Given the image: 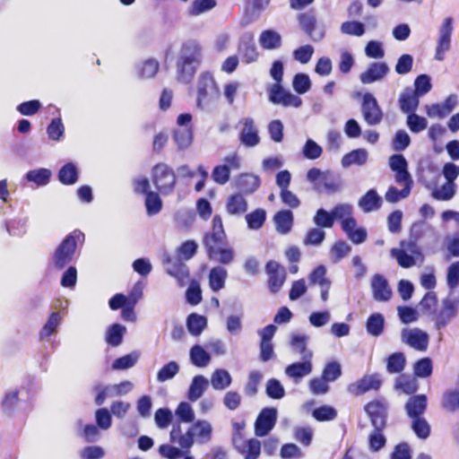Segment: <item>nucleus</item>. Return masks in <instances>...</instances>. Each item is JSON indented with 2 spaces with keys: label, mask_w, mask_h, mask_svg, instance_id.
Returning <instances> with one entry per match:
<instances>
[{
  "label": "nucleus",
  "mask_w": 459,
  "mask_h": 459,
  "mask_svg": "<svg viewBox=\"0 0 459 459\" xmlns=\"http://www.w3.org/2000/svg\"><path fill=\"white\" fill-rule=\"evenodd\" d=\"M292 87L298 94H305L311 88V81L306 74H297L292 81Z\"/></svg>",
  "instance_id": "69168bd1"
},
{
  "label": "nucleus",
  "mask_w": 459,
  "mask_h": 459,
  "mask_svg": "<svg viewBox=\"0 0 459 459\" xmlns=\"http://www.w3.org/2000/svg\"><path fill=\"white\" fill-rule=\"evenodd\" d=\"M245 218L250 230H259L266 220V212L264 209L258 208L247 214Z\"/></svg>",
  "instance_id": "5fc2aeb1"
},
{
  "label": "nucleus",
  "mask_w": 459,
  "mask_h": 459,
  "mask_svg": "<svg viewBox=\"0 0 459 459\" xmlns=\"http://www.w3.org/2000/svg\"><path fill=\"white\" fill-rule=\"evenodd\" d=\"M220 89L213 75L202 73L197 82L196 106L201 110H210L218 103Z\"/></svg>",
  "instance_id": "f03ea898"
},
{
  "label": "nucleus",
  "mask_w": 459,
  "mask_h": 459,
  "mask_svg": "<svg viewBox=\"0 0 459 459\" xmlns=\"http://www.w3.org/2000/svg\"><path fill=\"white\" fill-rule=\"evenodd\" d=\"M443 407L450 411L459 412V391H450L443 396Z\"/></svg>",
  "instance_id": "774afa93"
},
{
  "label": "nucleus",
  "mask_w": 459,
  "mask_h": 459,
  "mask_svg": "<svg viewBox=\"0 0 459 459\" xmlns=\"http://www.w3.org/2000/svg\"><path fill=\"white\" fill-rule=\"evenodd\" d=\"M140 353L138 351H132L129 354L122 356L115 359L112 363V369L125 370L133 368L138 361Z\"/></svg>",
  "instance_id": "a18cd8bd"
},
{
  "label": "nucleus",
  "mask_w": 459,
  "mask_h": 459,
  "mask_svg": "<svg viewBox=\"0 0 459 459\" xmlns=\"http://www.w3.org/2000/svg\"><path fill=\"white\" fill-rule=\"evenodd\" d=\"M381 384L382 381L379 375L365 376L356 383L350 385L348 391L354 395H359L369 390H377Z\"/></svg>",
  "instance_id": "6ab92c4d"
},
{
  "label": "nucleus",
  "mask_w": 459,
  "mask_h": 459,
  "mask_svg": "<svg viewBox=\"0 0 459 459\" xmlns=\"http://www.w3.org/2000/svg\"><path fill=\"white\" fill-rule=\"evenodd\" d=\"M389 166L395 172V181L398 184L403 182H412L411 177L407 170L408 163L402 154H394L389 159Z\"/></svg>",
  "instance_id": "4be33fe9"
},
{
  "label": "nucleus",
  "mask_w": 459,
  "mask_h": 459,
  "mask_svg": "<svg viewBox=\"0 0 459 459\" xmlns=\"http://www.w3.org/2000/svg\"><path fill=\"white\" fill-rule=\"evenodd\" d=\"M440 178L438 173H434L433 178H428L423 176L422 180L425 186L431 190V196L437 201H449L456 193V184L446 182L441 186H437V180Z\"/></svg>",
  "instance_id": "1a4fd4ad"
},
{
  "label": "nucleus",
  "mask_w": 459,
  "mask_h": 459,
  "mask_svg": "<svg viewBox=\"0 0 459 459\" xmlns=\"http://www.w3.org/2000/svg\"><path fill=\"white\" fill-rule=\"evenodd\" d=\"M314 223L318 228H332L334 223L333 216L332 212H329L326 210L320 208L316 211L314 218H313Z\"/></svg>",
  "instance_id": "680f3d73"
},
{
  "label": "nucleus",
  "mask_w": 459,
  "mask_h": 459,
  "mask_svg": "<svg viewBox=\"0 0 459 459\" xmlns=\"http://www.w3.org/2000/svg\"><path fill=\"white\" fill-rule=\"evenodd\" d=\"M390 253L403 268H411L424 260L420 247L414 242H402L399 248H392Z\"/></svg>",
  "instance_id": "39448f33"
},
{
  "label": "nucleus",
  "mask_w": 459,
  "mask_h": 459,
  "mask_svg": "<svg viewBox=\"0 0 459 459\" xmlns=\"http://www.w3.org/2000/svg\"><path fill=\"white\" fill-rule=\"evenodd\" d=\"M457 102V96L450 95L441 104L427 105L426 113L429 117H445L456 107Z\"/></svg>",
  "instance_id": "b1692460"
},
{
  "label": "nucleus",
  "mask_w": 459,
  "mask_h": 459,
  "mask_svg": "<svg viewBox=\"0 0 459 459\" xmlns=\"http://www.w3.org/2000/svg\"><path fill=\"white\" fill-rule=\"evenodd\" d=\"M278 418V411L275 408H264L257 416L255 422V434L257 437H265L274 428Z\"/></svg>",
  "instance_id": "ddd939ff"
},
{
  "label": "nucleus",
  "mask_w": 459,
  "mask_h": 459,
  "mask_svg": "<svg viewBox=\"0 0 459 459\" xmlns=\"http://www.w3.org/2000/svg\"><path fill=\"white\" fill-rule=\"evenodd\" d=\"M175 414L184 423H192L195 418V411L187 402H181L178 405Z\"/></svg>",
  "instance_id": "6e6d98bb"
},
{
  "label": "nucleus",
  "mask_w": 459,
  "mask_h": 459,
  "mask_svg": "<svg viewBox=\"0 0 459 459\" xmlns=\"http://www.w3.org/2000/svg\"><path fill=\"white\" fill-rule=\"evenodd\" d=\"M259 43L265 49H275L280 48L281 37L275 30H266L260 34Z\"/></svg>",
  "instance_id": "4c0bfd02"
},
{
  "label": "nucleus",
  "mask_w": 459,
  "mask_h": 459,
  "mask_svg": "<svg viewBox=\"0 0 459 459\" xmlns=\"http://www.w3.org/2000/svg\"><path fill=\"white\" fill-rule=\"evenodd\" d=\"M459 300L456 299H446L442 302V308L437 316L436 326L441 329L456 316L458 312Z\"/></svg>",
  "instance_id": "a211bd4d"
},
{
  "label": "nucleus",
  "mask_w": 459,
  "mask_h": 459,
  "mask_svg": "<svg viewBox=\"0 0 459 459\" xmlns=\"http://www.w3.org/2000/svg\"><path fill=\"white\" fill-rule=\"evenodd\" d=\"M453 30V19L451 17L445 18L438 29V38L435 50L436 60L443 61L445 59L446 53L451 48Z\"/></svg>",
  "instance_id": "9d476101"
},
{
  "label": "nucleus",
  "mask_w": 459,
  "mask_h": 459,
  "mask_svg": "<svg viewBox=\"0 0 459 459\" xmlns=\"http://www.w3.org/2000/svg\"><path fill=\"white\" fill-rule=\"evenodd\" d=\"M384 429L374 428V430L368 436L369 449L372 452H378L385 446L386 438L383 435Z\"/></svg>",
  "instance_id": "052dcab7"
},
{
  "label": "nucleus",
  "mask_w": 459,
  "mask_h": 459,
  "mask_svg": "<svg viewBox=\"0 0 459 459\" xmlns=\"http://www.w3.org/2000/svg\"><path fill=\"white\" fill-rule=\"evenodd\" d=\"M215 5V0H195L188 9V13L192 16H197L212 9Z\"/></svg>",
  "instance_id": "e2e57ef3"
},
{
  "label": "nucleus",
  "mask_w": 459,
  "mask_h": 459,
  "mask_svg": "<svg viewBox=\"0 0 459 459\" xmlns=\"http://www.w3.org/2000/svg\"><path fill=\"white\" fill-rule=\"evenodd\" d=\"M385 326V318L380 313H373L366 323L367 332L375 337L382 334Z\"/></svg>",
  "instance_id": "ea45409f"
},
{
  "label": "nucleus",
  "mask_w": 459,
  "mask_h": 459,
  "mask_svg": "<svg viewBox=\"0 0 459 459\" xmlns=\"http://www.w3.org/2000/svg\"><path fill=\"white\" fill-rule=\"evenodd\" d=\"M186 326L192 335L198 336L206 328L207 318L195 313L190 314L187 317Z\"/></svg>",
  "instance_id": "58836bf2"
},
{
  "label": "nucleus",
  "mask_w": 459,
  "mask_h": 459,
  "mask_svg": "<svg viewBox=\"0 0 459 459\" xmlns=\"http://www.w3.org/2000/svg\"><path fill=\"white\" fill-rule=\"evenodd\" d=\"M307 179L313 185L316 191L319 193L333 194L342 188V179L339 176L331 171H322L317 168H312L307 173Z\"/></svg>",
  "instance_id": "7ed1b4c3"
},
{
  "label": "nucleus",
  "mask_w": 459,
  "mask_h": 459,
  "mask_svg": "<svg viewBox=\"0 0 459 459\" xmlns=\"http://www.w3.org/2000/svg\"><path fill=\"white\" fill-rule=\"evenodd\" d=\"M198 67L192 64L186 63L180 58L177 61V78L179 82L187 83L189 82Z\"/></svg>",
  "instance_id": "a19ab883"
},
{
  "label": "nucleus",
  "mask_w": 459,
  "mask_h": 459,
  "mask_svg": "<svg viewBox=\"0 0 459 459\" xmlns=\"http://www.w3.org/2000/svg\"><path fill=\"white\" fill-rule=\"evenodd\" d=\"M326 267L325 265H319L315 268L308 276L310 285H317L319 288L331 286L332 281L326 277Z\"/></svg>",
  "instance_id": "c03bdc74"
},
{
  "label": "nucleus",
  "mask_w": 459,
  "mask_h": 459,
  "mask_svg": "<svg viewBox=\"0 0 459 459\" xmlns=\"http://www.w3.org/2000/svg\"><path fill=\"white\" fill-rule=\"evenodd\" d=\"M227 270L221 266L212 268L209 274V285L213 291H219L225 286Z\"/></svg>",
  "instance_id": "c9c22d12"
},
{
  "label": "nucleus",
  "mask_w": 459,
  "mask_h": 459,
  "mask_svg": "<svg viewBox=\"0 0 459 459\" xmlns=\"http://www.w3.org/2000/svg\"><path fill=\"white\" fill-rule=\"evenodd\" d=\"M312 415L318 421H330L337 417V411L330 405H323L316 408Z\"/></svg>",
  "instance_id": "0e129e2a"
},
{
  "label": "nucleus",
  "mask_w": 459,
  "mask_h": 459,
  "mask_svg": "<svg viewBox=\"0 0 459 459\" xmlns=\"http://www.w3.org/2000/svg\"><path fill=\"white\" fill-rule=\"evenodd\" d=\"M263 379V374L258 370H252L248 374L244 392L248 396H254L258 391V385Z\"/></svg>",
  "instance_id": "13d9d810"
},
{
  "label": "nucleus",
  "mask_w": 459,
  "mask_h": 459,
  "mask_svg": "<svg viewBox=\"0 0 459 459\" xmlns=\"http://www.w3.org/2000/svg\"><path fill=\"white\" fill-rule=\"evenodd\" d=\"M371 290L374 299L380 302H386L392 298L393 291L387 280L380 275L375 274L371 279Z\"/></svg>",
  "instance_id": "412c9836"
},
{
  "label": "nucleus",
  "mask_w": 459,
  "mask_h": 459,
  "mask_svg": "<svg viewBox=\"0 0 459 459\" xmlns=\"http://www.w3.org/2000/svg\"><path fill=\"white\" fill-rule=\"evenodd\" d=\"M403 343L419 351H425L429 342V334L420 328H404L401 333Z\"/></svg>",
  "instance_id": "f8f14e48"
},
{
  "label": "nucleus",
  "mask_w": 459,
  "mask_h": 459,
  "mask_svg": "<svg viewBox=\"0 0 459 459\" xmlns=\"http://www.w3.org/2000/svg\"><path fill=\"white\" fill-rule=\"evenodd\" d=\"M382 198L375 189L368 190L358 202L359 207L366 213L378 210Z\"/></svg>",
  "instance_id": "7c9ffc66"
},
{
  "label": "nucleus",
  "mask_w": 459,
  "mask_h": 459,
  "mask_svg": "<svg viewBox=\"0 0 459 459\" xmlns=\"http://www.w3.org/2000/svg\"><path fill=\"white\" fill-rule=\"evenodd\" d=\"M178 58L198 67L203 60V47L197 41H188L182 46Z\"/></svg>",
  "instance_id": "f3484780"
},
{
  "label": "nucleus",
  "mask_w": 459,
  "mask_h": 459,
  "mask_svg": "<svg viewBox=\"0 0 459 459\" xmlns=\"http://www.w3.org/2000/svg\"><path fill=\"white\" fill-rule=\"evenodd\" d=\"M419 96L415 94L411 88H405L399 97V106L403 113L408 115L413 113L420 103Z\"/></svg>",
  "instance_id": "c756f323"
},
{
  "label": "nucleus",
  "mask_w": 459,
  "mask_h": 459,
  "mask_svg": "<svg viewBox=\"0 0 459 459\" xmlns=\"http://www.w3.org/2000/svg\"><path fill=\"white\" fill-rule=\"evenodd\" d=\"M266 272L269 275L268 283L272 292H277L286 280V272L277 262L270 261L266 264Z\"/></svg>",
  "instance_id": "aec40b11"
},
{
  "label": "nucleus",
  "mask_w": 459,
  "mask_h": 459,
  "mask_svg": "<svg viewBox=\"0 0 459 459\" xmlns=\"http://www.w3.org/2000/svg\"><path fill=\"white\" fill-rule=\"evenodd\" d=\"M302 360V362L292 363L285 368L286 376L294 379L296 384H299L304 377L308 376L313 370L311 359Z\"/></svg>",
  "instance_id": "393cba45"
},
{
  "label": "nucleus",
  "mask_w": 459,
  "mask_h": 459,
  "mask_svg": "<svg viewBox=\"0 0 459 459\" xmlns=\"http://www.w3.org/2000/svg\"><path fill=\"white\" fill-rule=\"evenodd\" d=\"M212 426L206 420L195 421L185 433L182 432L179 424H174L169 433L171 443L178 445L179 447L169 444H163L159 447L160 455L166 459H180L189 453L195 442L204 444L211 440Z\"/></svg>",
  "instance_id": "f257e3e1"
},
{
  "label": "nucleus",
  "mask_w": 459,
  "mask_h": 459,
  "mask_svg": "<svg viewBox=\"0 0 459 459\" xmlns=\"http://www.w3.org/2000/svg\"><path fill=\"white\" fill-rule=\"evenodd\" d=\"M406 359L403 353L395 352L387 359L386 369L391 374L400 373L403 370Z\"/></svg>",
  "instance_id": "603ef678"
},
{
  "label": "nucleus",
  "mask_w": 459,
  "mask_h": 459,
  "mask_svg": "<svg viewBox=\"0 0 459 459\" xmlns=\"http://www.w3.org/2000/svg\"><path fill=\"white\" fill-rule=\"evenodd\" d=\"M179 372V365L176 361L165 364L157 373V381L163 383L172 379Z\"/></svg>",
  "instance_id": "4d7b16f0"
},
{
  "label": "nucleus",
  "mask_w": 459,
  "mask_h": 459,
  "mask_svg": "<svg viewBox=\"0 0 459 459\" xmlns=\"http://www.w3.org/2000/svg\"><path fill=\"white\" fill-rule=\"evenodd\" d=\"M368 156V152L363 148L353 150L342 157V165L343 168H348L351 165L362 166L367 162Z\"/></svg>",
  "instance_id": "f704fd0d"
},
{
  "label": "nucleus",
  "mask_w": 459,
  "mask_h": 459,
  "mask_svg": "<svg viewBox=\"0 0 459 459\" xmlns=\"http://www.w3.org/2000/svg\"><path fill=\"white\" fill-rule=\"evenodd\" d=\"M160 68L159 62L154 58L146 59L138 68L139 77L142 79H152L158 73Z\"/></svg>",
  "instance_id": "09e8293b"
},
{
  "label": "nucleus",
  "mask_w": 459,
  "mask_h": 459,
  "mask_svg": "<svg viewBox=\"0 0 459 459\" xmlns=\"http://www.w3.org/2000/svg\"><path fill=\"white\" fill-rule=\"evenodd\" d=\"M209 380L203 375L195 376L187 390V398L190 402L199 400L208 389Z\"/></svg>",
  "instance_id": "c85d7f7f"
},
{
  "label": "nucleus",
  "mask_w": 459,
  "mask_h": 459,
  "mask_svg": "<svg viewBox=\"0 0 459 459\" xmlns=\"http://www.w3.org/2000/svg\"><path fill=\"white\" fill-rule=\"evenodd\" d=\"M406 124L409 129L416 134L425 130L428 126L427 119L414 112L408 115Z\"/></svg>",
  "instance_id": "338daca9"
},
{
  "label": "nucleus",
  "mask_w": 459,
  "mask_h": 459,
  "mask_svg": "<svg viewBox=\"0 0 459 459\" xmlns=\"http://www.w3.org/2000/svg\"><path fill=\"white\" fill-rule=\"evenodd\" d=\"M259 186V178L252 174H244L238 179L239 188L247 194L254 193Z\"/></svg>",
  "instance_id": "3c124183"
},
{
  "label": "nucleus",
  "mask_w": 459,
  "mask_h": 459,
  "mask_svg": "<svg viewBox=\"0 0 459 459\" xmlns=\"http://www.w3.org/2000/svg\"><path fill=\"white\" fill-rule=\"evenodd\" d=\"M77 238L79 234L75 232L66 236L55 249L51 261L56 270L64 269L73 261L77 247Z\"/></svg>",
  "instance_id": "20e7f679"
},
{
  "label": "nucleus",
  "mask_w": 459,
  "mask_h": 459,
  "mask_svg": "<svg viewBox=\"0 0 459 459\" xmlns=\"http://www.w3.org/2000/svg\"><path fill=\"white\" fill-rule=\"evenodd\" d=\"M269 100L272 103L283 107L299 108L302 104V100L299 96L283 89L280 83H274L270 87Z\"/></svg>",
  "instance_id": "9b49d317"
},
{
  "label": "nucleus",
  "mask_w": 459,
  "mask_h": 459,
  "mask_svg": "<svg viewBox=\"0 0 459 459\" xmlns=\"http://www.w3.org/2000/svg\"><path fill=\"white\" fill-rule=\"evenodd\" d=\"M373 428L385 429L387 416V403L384 400H375L365 406Z\"/></svg>",
  "instance_id": "2eb2a0df"
},
{
  "label": "nucleus",
  "mask_w": 459,
  "mask_h": 459,
  "mask_svg": "<svg viewBox=\"0 0 459 459\" xmlns=\"http://www.w3.org/2000/svg\"><path fill=\"white\" fill-rule=\"evenodd\" d=\"M51 171L48 169H32L27 172L26 179L38 186H45L49 182Z\"/></svg>",
  "instance_id": "864d4df0"
},
{
  "label": "nucleus",
  "mask_w": 459,
  "mask_h": 459,
  "mask_svg": "<svg viewBox=\"0 0 459 459\" xmlns=\"http://www.w3.org/2000/svg\"><path fill=\"white\" fill-rule=\"evenodd\" d=\"M152 181L160 194L166 195L172 193L176 184V176L170 167L160 163L152 169Z\"/></svg>",
  "instance_id": "423d86ee"
},
{
  "label": "nucleus",
  "mask_w": 459,
  "mask_h": 459,
  "mask_svg": "<svg viewBox=\"0 0 459 459\" xmlns=\"http://www.w3.org/2000/svg\"><path fill=\"white\" fill-rule=\"evenodd\" d=\"M58 179L64 185H74L78 180V169L77 167L68 162L64 165L58 172Z\"/></svg>",
  "instance_id": "79ce46f5"
},
{
  "label": "nucleus",
  "mask_w": 459,
  "mask_h": 459,
  "mask_svg": "<svg viewBox=\"0 0 459 459\" xmlns=\"http://www.w3.org/2000/svg\"><path fill=\"white\" fill-rule=\"evenodd\" d=\"M210 259L223 264H229L234 260V250L231 247H223V244H213L212 248L205 247Z\"/></svg>",
  "instance_id": "a878e982"
},
{
  "label": "nucleus",
  "mask_w": 459,
  "mask_h": 459,
  "mask_svg": "<svg viewBox=\"0 0 459 459\" xmlns=\"http://www.w3.org/2000/svg\"><path fill=\"white\" fill-rule=\"evenodd\" d=\"M433 370L432 361L429 358L419 359L413 365V373L416 377L426 378L431 376Z\"/></svg>",
  "instance_id": "bf43d9fd"
},
{
  "label": "nucleus",
  "mask_w": 459,
  "mask_h": 459,
  "mask_svg": "<svg viewBox=\"0 0 459 459\" xmlns=\"http://www.w3.org/2000/svg\"><path fill=\"white\" fill-rule=\"evenodd\" d=\"M243 128L240 132L239 140L247 147H255L260 143L258 130L255 121L251 117H246L242 121Z\"/></svg>",
  "instance_id": "5701e85b"
},
{
  "label": "nucleus",
  "mask_w": 459,
  "mask_h": 459,
  "mask_svg": "<svg viewBox=\"0 0 459 459\" xmlns=\"http://www.w3.org/2000/svg\"><path fill=\"white\" fill-rule=\"evenodd\" d=\"M273 222L277 232L281 235L288 234L293 226V213L290 210H281L273 216Z\"/></svg>",
  "instance_id": "2f4dec72"
},
{
  "label": "nucleus",
  "mask_w": 459,
  "mask_h": 459,
  "mask_svg": "<svg viewBox=\"0 0 459 459\" xmlns=\"http://www.w3.org/2000/svg\"><path fill=\"white\" fill-rule=\"evenodd\" d=\"M248 208V203L242 194H234L228 197L226 211L231 216H241Z\"/></svg>",
  "instance_id": "cd10ccee"
},
{
  "label": "nucleus",
  "mask_w": 459,
  "mask_h": 459,
  "mask_svg": "<svg viewBox=\"0 0 459 459\" xmlns=\"http://www.w3.org/2000/svg\"><path fill=\"white\" fill-rule=\"evenodd\" d=\"M189 356L191 362L198 368L206 367L211 360L209 353L200 345L193 346Z\"/></svg>",
  "instance_id": "37998d69"
},
{
  "label": "nucleus",
  "mask_w": 459,
  "mask_h": 459,
  "mask_svg": "<svg viewBox=\"0 0 459 459\" xmlns=\"http://www.w3.org/2000/svg\"><path fill=\"white\" fill-rule=\"evenodd\" d=\"M126 331V326L120 324L112 325L107 331L106 342L114 347L120 345Z\"/></svg>",
  "instance_id": "49530a36"
},
{
  "label": "nucleus",
  "mask_w": 459,
  "mask_h": 459,
  "mask_svg": "<svg viewBox=\"0 0 459 459\" xmlns=\"http://www.w3.org/2000/svg\"><path fill=\"white\" fill-rule=\"evenodd\" d=\"M174 140L178 149L185 150L188 148L193 142V131L190 127H184L175 130Z\"/></svg>",
  "instance_id": "8fccbe9b"
},
{
  "label": "nucleus",
  "mask_w": 459,
  "mask_h": 459,
  "mask_svg": "<svg viewBox=\"0 0 459 459\" xmlns=\"http://www.w3.org/2000/svg\"><path fill=\"white\" fill-rule=\"evenodd\" d=\"M390 68L385 62H373L360 74L359 80L363 84H370L383 80L389 73Z\"/></svg>",
  "instance_id": "dca6fc26"
},
{
  "label": "nucleus",
  "mask_w": 459,
  "mask_h": 459,
  "mask_svg": "<svg viewBox=\"0 0 459 459\" xmlns=\"http://www.w3.org/2000/svg\"><path fill=\"white\" fill-rule=\"evenodd\" d=\"M299 22L303 30L313 41H321L325 35V26L317 23L316 16L311 13H302L298 16Z\"/></svg>",
  "instance_id": "4468645a"
},
{
  "label": "nucleus",
  "mask_w": 459,
  "mask_h": 459,
  "mask_svg": "<svg viewBox=\"0 0 459 459\" xmlns=\"http://www.w3.org/2000/svg\"><path fill=\"white\" fill-rule=\"evenodd\" d=\"M361 113L364 121L371 126L379 125L384 117L383 110L377 99L369 92L362 96Z\"/></svg>",
  "instance_id": "6e6552de"
},
{
  "label": "nucleus",
  "mask_w": 459,
  "mask_h": 459,
  "mask_svg": "<svg viewBox=\"0 0 459 459\" xmlns=\"http://www.w3.org/2000/svg\"><path fill=\"white\" fill-rule=\"evenodd\" d=\"M134 389V384L131 381L125 380L118 384L101 385L94 387L97 393L95 403L97 405H102L107 398L123 396L129 394Z\"/></svg>",
  "instance_id": "0eeeda50"
},
{
  "label": "nucleus",
  "mask_w": 459,
  "mask_h": 459,
  "mask_svg": "<svg viewBox=\"0 0 459 459\" xmlns=\"http://www.w3.org/2000/svg\"><path fill=\"white\" fill-rule=\"evenodd\" d=\"M401 185L403 186V188L399 191L394 186H390L385 193V198L389 203H396L401 199L406 198L411 191L412 186V182H403Z\"/></svg>",
  "instance_id": "de8ad7c7"
},
{
  "label": "nucleus",
  "mask_w": 459,
  "mask_h": 459,
  "mask_svg": "<svg viewBox=\"0 0 459 459\" xmlns=\"http://www.w3.org/2000/svg\"><path fill=\"white\" fill-rule=\"evenodd\" d=\"M308 337L305 334L292 335L290 345L292 349L301 355L302 359H312L313 352L307 348Z\"/></svg>",
  "instance_id": "e433bc0d"
},
{
  "label": "nucleus",
  "mask_w": 459,
  "mask_h": 459,
  "mask_svg": "<svg viewBox=\"0 0 459 459\" xmlns=\"http://www.w3.org/2000/svg\"><path fill=\"white\" fill-rule=\"evenodd\" d=\"M226 238L222 220L221 216L215 215L212 219V230L211 233H208L204 237V246L210 247L213 244H223Z\"/></svg>",
  "instance_id": "bb28decb"
},
{
  "label": "nucleus",
  "mask_w": 459,
  "mask_h": 459,
  "mask_svg": "<svg viewBox=\"0 0 459 459\" xmlns=\"http://www.w3.org/2000/svg\"><path fill=\"white\" fill-rule=\"evenodd\" d=\"M231 383L232 377L226 369L217 368L211 375V385L214 390H225Z\"/></svg>",
  "instance_id": "473e14b6"
},
{
  "label": "nucleus",
  "mask_w": 459,
  "mask_h": 459,
  "mask_svg": "<svg viewBox=\"0 0 459 459\" xmlns=\"http://www.w3.org/2000/svg\"><path fill=\"white\" fill-rule=\"evenodd\" d=\"M427 406V397L424 394L415 395L408 401L406 403V411L408 415L412 418H420Z\"/></svg>",
  "instance_id": "72a5a7b5"
}]
</instances>
